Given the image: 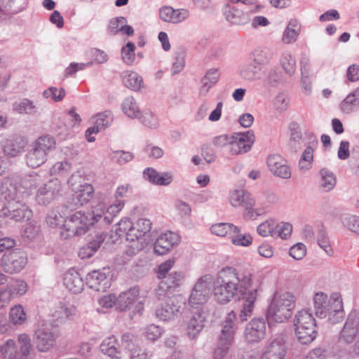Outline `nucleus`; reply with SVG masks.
<instances>
[{
	"instance_id": "f257e3e1",
	"label": "nucleus",
	"mask_w": 359,
	"mask_h": 359,
	"mask_svg": "<svg viewBox=\"0 0 359 359\" xmlns=\"http://www.w3.org/2000/svg\"><path fill=\"white\" fill-rule=\"evenodd\" d=\"M259 287V281L255 280L251 273H240L235 268L228 266L220 270L213 281L212 294L220 304L241 297L243 306L239 318L243 322L252 314Z\"/></svg>"
},
{
	"instance_id": "f03ea898",
	"label": "nucleus",
	"mask_w": 359,
	"mask_h": 359,
	"mask_svg": "<svg viewBox=\"0 0 359 359\" xmlns=\"http://www.w3.org/2000/svg\"><path fill=\"white\" fill-rule=\"evenodd\" d=\"M123 208V203L111 205L107 208L104 204L99 203L93 208L91 212L86 214L81 211L67 217L62 225L60 235L61 238L66 240L76 236L85 234L91 225L95 222L108 225L111 223L114 217Z\"/></svg>"
},
{
	"instance_id": "7ed1b4c3",
	"label": "nucleus",
	"mask_w": 359,
	"mask_h": 359,
	"mask_svg": "<svg viewBox=\"0 0 359 359\" xmlns=\"http://www.w3.org/2000/svg\"><path fill=\"white\" fill-rule=\"evenodd\" d=\"M9 179H4L0 184V201L4 206L0 216L8 217L16 222L29 220L32 216V210L22 201L24 194Z\"/></svg>"
},
{
	"instance_id": "20e7f679",
	"label": "nucleus",
	"mask_w": 359,
	"mask_h": 359,
	"mask_svg": "<svg viewBox=\"0 0 359 359\" xmlns=\"http://www.w3.org/2000/svg\"><path fill=\"white\" fill-rule=\"evenodd\" d=\"M313 304L316 315L320 318L327 316L332 324L338 323L344 316L343 302L338 294H333L328 299L325 293L317 292L313 297Z\"/></svg>"
},
{
	"instance_id": "39448f33",
	"label": "nucleus",
	"mask_w": 359,
	"mask_h": 359,
	"mask_svg": "<svg viewBox=\"0 0 359 359\" xmlns=\"http://www.w3.org/2000/svg\"><path fill=\"white\" fill-rule=\"evenodd\" d=\"M296 298L291 292H276L268 307L266 318L269 326L281 323L290 318L295 307Z\"/></svg>"
},
{
	"instance_id": "423d86ee",
	"label": "nucleus",
	"mask_w": 359,
	"mask_h": 359,
	"mask_svg": "<svg viewBox=\"0 0 359 359\" xmlns=\"http://www.w3.org/2000/svg\"><path fill=\"white\" fill-rule=\"evenodd\" d=\"M56 148V141L50 135L39 137L29 146L25 156L26 163L29 167L38 168L43 164L48 156Z\"/></svg>"
},
{
	"instance_id": "0eeeda50",
	"label": "nucleus",
	"mask_w": 359,
	"mask_h": 359,
	"mask_svg": "<svg viewBox=\"0 0 359 359\" xmlns=\"http://www.w3.org/2000/svg\"><path fill=\"white\" fill-rule=\"evenodd\" d=\"M295 334L302 344L311 343L317 337V324L309 309L299 311L294 318Z\"/></svg>"
},
{
	"instance_id": "6e6552de",
	"label": "nucleus",
	"mask_w": 359,
	"mask_h": 359,
	"mask_svg": "<svg viewBox=\"0 0 359 359\" xmlns=\"http://www.w3.org/2000/svg\"><path fill=\"white\" fill-rule=\"evenodd\" d=\"M236 313L231 311L227 314L222 324V328L213 353L215 359H222L233 344L236 329Z\"/></svg>"
},
{
	"instance_id": "1a4fd4ad",
	"label": "nucleus",
	"mask_w": 359,
	"mask_h": 359,
	"mask_svg": "<svg viewBox=\"0 0 359 359\" xmlns=\"http://www.w3.org/2000/svg\"><path fill=\"white\" fill-rule=\"evenodd\" d=\"M19 348L13 339H9L1 345V353L3 359H28L33 351L30 337L22 333L18 335Z\"/></svg>"
},
{
	"instance_id": "9d476101",
	"label": "nucleus",
	"mask_w": 359,
	"mask_h": 359,
	"mask_svg": "<svg viewBox=\"0 0 359 359\" xmlns=\"http://www.w3.org/2000/svg\"><path fill=\"white\" fill-rule=\"evenodd\" d=\"M229 201L233 207H242L244 208V217L248 219H255L262 214L260 209L254 208L255 200L251 194L243 189H236L231 191Z\"/></svg>"
},
{
	"instance_id": "9b49d317",
	"label": "nucleus",
	"mask_w": 359,
	"mask_h": 359,
	"mask_svg": "<svg viewBox=\"0 0 359 359\" xmlns=\"http://www.w3.org/2000/svg\"><path fill=\"white\" fill-rule=\"evenodd\" d=\"M185 304V299L181 295H172L161 302L156 309V317L163 321H170L178 318Z\"/></svg>"
},
{
	"instance_id": "f8f14e48",
	"label": "nucleus",
	"mask_w": 359,
	"mask_h": 359,
	"mask_svg": "<svg viewBox=\"0 0 359 359\" xmlns=\"http://www.w3.org/2000/svg\"><path fill=\"white\" fill-rule=\"evenodd\" d=\"M355 339L357 341L354 346V351L356 354H359V313L356 310H352L341 331L339 341L351 344Z\"/></svg>"
},
{
	"instance_id": "ddd939ff",
	"label": "nucleus",
	"mask_w": 359,
	"mask_h": 359,
	"mask_svg": "<svg viewBox=\"0 0 359 359\" xmlns=\"http://www.w3.org/2000/svg\"><path fill=\"white\" fill-rule=\"evenodd\" d=\"M57 334L50 325H41L35 331L34 341L40 352H46L52 348L56 342Z\"/></svg>"
},
{
	"instance_id": "4468645a",
	"label": "nucleus",
	"mask_w": 359,
	"mask_h": 359,
	"mask_svg": "<svg viewBox=\"0 0 359 359\" xmlns=\"http://www.w3.org/2000/svg\"><path fill=\"white\" fill-rule=\"evenodd\" d=\"M212 277L205 275L200 278L189 296V302L191 306L205 304L209 299L212 287Z\"/></svg>"
},
{
	"instance_id": "2eb2a0df",
	"label": "nucleus",
	"mask_w": 359,
	"mask_h": 359,
	"mask_svg": "<svg viewBox=\"0 0 359 359\" xmlns=\"http://www.w3.org/2000/svg\"><path fill=\"white\" fill-rule=\"evenodd\" d=\"M27 260L25 252L15 250L4 254L1 265L5 272L14 273L20 272L25 266Z\"/></svg>"
},
{
	"instance_id": "dca6fc26",
	"label": "nucleus",
	"mask_w": 359,
	"mask_h": 359,
	"mask_svg": "<svg viewBox=\"0 0 359 359\" xmlns=\"http://www.w3.org/2000/svg\"><path fill=\"white\" fill-rule=\"evenodd\" d=\"M111 277L109 268L94 270L87 274L86 285L95 291L104 292L111 286Z\"/></svg>"
},
{
	"instance_id": "f3484780",
	"label": "nucleus",
	"mask_w": 359,
	"mask_h": 359,
	"mask_svg": "<svg viewBox=\"0 0 359 359\" xmlns=\"http://www.w3.org/2000/svg\"><path fill=\"white\" fill-rule=\"evenodd\" d=\"M61 187V182L57 179L48 181L38 189L36 194V202L39 205H47L58 195Z\"/></svg>"
},
{
	"instance_id": "a211bd4d",
	"label": "nucleus",
	"mask_w": 359,
	"mask_h": 359,
	"mask_svg": "<svg viewBox=\"0 0 359 359\" xmlns=\"http://www.w3.org/2000/svg\"><path fill=\"white\" fill-rule=\"evenodd\" d=\"M255 142V135L252 130L232 135L231 154L238 155L247 153L250 150Z\"/></svg>"
},
{
	"instance_id": "6ab92c4d",
	"label": "nucleus",
	"mask_w": 359,
	"mask_h": 359,
	"mask_svg": "<svg viewBox=\"0 0 359 359\" xmlns=\"http://www.w3.org/2000/svg\"><path fill=\"white\" fill-rule=\"evenodd\" d=\"M266 333V323L263 318H253L246 326L244 335L249 343L258 342Z\"/></svg>"
},
{
	"instance_id": "aec40b11",
	"label": "nucleus",
	"mask_w": 359,
	"mask_h": 359,
	"mask_svg": "<svg viewBox=\"0 0 359 359\" xmlns=\"http://www.w3.org/2000/svg\"><path fill=\"white\" fill-rule=\"evenodd\" d=\"M180 241V236L172 231H168L160 235L154 243V251L159 255H163L170 250Z\"/></svg>"
},
{
	"instance_id": "412c9836",
	"label": "nucleus",
	"mask_w": 359,
	"mask_h": 359,
	"mask_svg": "<svg viewBox=\"0 0 359 359\" xmlns=\"http://www.w3.org/2000/svg\"><path fill=\"white\" fill-rule=\"evenodd\" d=\"M267 165L271 172L276 177L283 179H289L291 177L290 167L280 155H270L267 158Z\"/></svg>"
},
{
	"instance_id": "4be33fe9",
	"label": "nucleus",
	"mask_w": 359,
	"mask_h": 359,
	"mask_svg": "<svg viewBox=\"0 0 359 359\" xmlns=\"http://www.w3.org/2000/svg\"><path fill=\"white\" fill-rule=\"evenodd\" d=\"M94 189L91 184L88 183L80 184L78 190L75 191L71 198L72 201L70 202L69 208L72 210L73 208L83 205L92 199Z\"/></svg>"
},
{
	"instance_id": "5701e85b",
	"label": "nucleus",
	"mask_w": 359,
	"mask_h": 359,
	"mask_svg": "<svg viewBox=\"0 0 359 359\" xmlns=\"http://www.w3.org/2000/svg\"><path fill=\"white\" fill-rule=\"evenodd\" d=\"M159 17L164 22L177 24L187 20L189 17V12L187 9L163 6L159 10Z\"/></svg>"
},
{
	"instance_id": "b1692460",
	"label": "nucleus",
	"mask_w": 359,
	"mask_h": 359,
	"mask_svg": "<svg viewBox=\"0 0 359 359\" xmlns=\"http://www.w3.org/2000/svg\"><path fill=\"white\" fill-rule=\"evenodd\" d=\"M226 20L236 25H245L250 21L249 12H244L236 6H226L223 11Z\"/></svg>"
},
{
	"instance_id": "393cba45",
	"label": "nucleus",
	"mask_w": 359,
	"mask_h": 359,
	"mask_svg": "<svg viewBox=\"0 0 359 359\" xmlns=\"http://www.w3.org/2000/svg\"><path fill=\"white\" fill-rule=\"evenodd\" d=\"M205 316L201 311H196L190 317L187 324V334L190 339H195L204 327Z\"/></svg>"
},
{
	"instance_id": "a878e982",
	"label": "nucleus",
	"mask_w": 359,
	"mask_h": 359,
	"mask_svg": "<svg viewBox=\"0 0 359 359\" xmlns=\"http://www.w3.org/2000/svg\"><path fill=\"white\" fill-rule=\"evenodd\" d=\"M63 281L65 287L73 293H79L83 289V279L74 269H70L65 273Z\"/></svg>"
},
{
	"instance_id": "bb28decb",
	"label": "nucleus",
	"mask_w": 359,
	"mask_h": 359,
	"mask_svg": "<svg viewBox=\"0 0 359 359\" xmlns=\"http://www.w3.org/2000/svg\"><path fill=\"white\" fill-rule=\"evenodd\" d=\"M100 351L112 359H121V351L119 343L114 335L105 338L100 344Z\"/></svg>"
},
{
	"instance_id": "cd10ccee",
	"label": "nucleus",
	"mask_w": 359,
	"mask_h": 359,
	"mask_svg": "<svg viewBox=\"0 0 359 359\" xmlns=\"http://www.w3.org/2000/svg\"><path fill=\"white\" fill-rule=\"evenodd\" d=\"M342 113L349 114L359 109V86L350 92L339 104Z\"/></svg>"
},
{
	"instance_id": "c85d7f7f",
	"label": "nucleus",
	"mask_w": 359,
	"mask_h": 359,
	"mask_svg": "<svg viewBox=\"0 0 359 359\" xmlns=\"http://www.w3.org/2000/svg\"><path fill=\"white\" fill-rule=\"evenodd\" d=\"M143 237L144 236L140 231H137V228L133 223V226L130 229L129 232L127 233L126 240L133 243V244L130 245L126 250L127 255L130 256L134 255L143 248V242L140 241Z\"/></svg>"
},
{
	"instance_id": "c756f323",
	"label": "nucleus",
	"mask_w": 359,
	"mask_h": 359,
	"mask_svg": "<svg viewBox=\"0 0 359 359\" xmlns=\"http://www.w3.org/2000/svg\"><path fill=\"white\" fill-rule=\"evenodd\" d=\"M144 177L149 182L157 184L166 186L172 180V175L170 172H158L153 168H147L144 172Z\"/></svg>"
},
{
	"instance_id": "7c9ffc66",
	"label": "nucleus",
	"mask_w": 359,
	"mask_h": 359,
	"mask_svg": "<svg viewBox=\"0 0 359 359\" xmlns=\"http://www.w3.org/2000/svg\"><path fill=\"white\" fill-rule=\"evenodd\" d=\"M76 309L72 305L60 302L53 313V321L56 325L65 323L67 320L75 315Z\"/></svg>"
},
{
	"instance_id": "2f4dec72",
	"label": "nucleus",
	"mask_w": 359,
	"mask_h": 359,
	"mask_svg": "<svg viewBox=\"0 0 359 359\" xmlns=\"http://www.w3.org/2000/svg\"><path fill=\"white\" fill-rule=\"evenodd\" d=\"M25 142L20 137H13L8 139L4 145V151L6 156L15 157L24 149Z\"/></svg>"
},
{
	"instance_id": "473e14b6",
	"label": "nucleus",
	"mask_w": 359,
	"mask_h": 359,
	"mask_svg": "<svg viewBox=\"0 0 359 359\" xmlns=\"http://www.w3.org/2000/svg\"><path fill=\"white\" fill-rule=\"evenodd\" d=\"M106 237L107 234L104 232L97 233L95 239L89 242L86 246L81 249L79 256H81L82 259L92 257L100 248Z\"/></svg>"
},
{
	"instance_id": "72a5a7b5",
	"label": "nucleus",
	"mask_w": 359,
	"mask_h": 359,
	"mask_svg": "<svg viewBox=\"0 0 359 359\" xmlns=\"http://www.w3.org/2000/svg\"><path fill=\"white\" fill-rule=\"evenodd\" d=\"M139 295V289L137 287L130 288L123 292L117 297V306L121 311H125L135 302Z\"/></svg>"
},
{
	"instance_id": "f704fd0d",
	"label": "nucleus",
	"mask_w": 359,
	"mask_h": 359,
	"mask_svg": "<svg viewBox=\"0 0 359 359\" xmlns=\"http://www.w3.org/2000/svg\"><path fill=\"white\" fill-rule=\"evenodd\" d=\"M123 85L134 91H138L143 86L141 76L135 72H125L122 76Z\"/></svg>"
},
{
	"instance_id": "c9c22d12",
	"label": "nucleus",
	"mask_w": 359,
	"mask_h": 359,
	"mask_svg": "<svg viewBox=\"0 0 359 359\" xmlns=\"http://www.w3.org/2000/svg\"><path fill=\"white\" fill-rule=\"evenodd\" d=\"M220 72L218 68H211L206 72L201 79V91L208 93V90L218 81Z\"/></svg>"
},
{
	"instance_id": "e433bc0d",
	"label": "nucleus",
	"mask_w": 359,
	"mask_h": 359,
	"mask_svg": "<svg viewBox=\"0 0 359 359\" xmlns=\"http://www.w3.org/2000/svg\"><path fill=\"white\" fill-rule=\"evenodd\" d=\"M26 6V0H0V11L4 13H18Z\"/></svg>"
},
{
	"instance_id": "4c0bfd02",
	"label": "nucleus",
	"mask_w": 359,
	"mask_h": 359,
	"mask_svg": "<svg viewBox=\"0 0 359 359\" xmlns=\"http://www.w3.org/2000/svg\"><path fill=\"white\" fill-rule=\"evenodd\" d=\"M122 110L127 116L131 118H137L141 114L140 107L135 98L132 96L124 99L122 103Z\"/></svg>"
},
{
	"instance_id": "58836bf2",
	"label": "nucleus",
	"mask_w": 359,
	"mask_h": 359,
	"mask_svg": "<svg viewBox=\"0 0 359 359\" xmlns=\"http://www.w3.org/2000/svg\"><path fill=\"white\" fill-rule=\"evenodd\" d=\"M210 230L213 234L217 236H229L231 238L232 232H238L239 227L231 223L221 222L212 224Z\"/></svg>"
},
{
	"instance_id": "ea45409f",
	"label": "nucleus",
	"mask_w": 359,
	"mask_h": 359,
	"mask_svg": "<svg viewBox=\"0 0 359 359\" xmlns=\"http://www.w3.org/2000/svg\"><path fill=\"white\" fill-rule=\"evenodd\" d=\"M13 109L20 114H33L36 111V107L33 101L24 98L15 102Z\"/></svg>"
},
{
	"instance_id": "a19ab883",
	"label": "nucleus",
	"mask_w": 359,
	"mask_h": 359,
	"mask_svg": "<svg viewBox=\"0 0 359 359\" xmlns=\"http://www.w3.org/2000/svg\"><path fill=\"white\" fill-rule=\"evenodd\" d=\"M261 67L254 60L245 65L241 71V76L248 81H253L259 78Z\"/></svg>"
},
{
	"instance_id": "79ce46f5",
	"label": "nucleus",
	"mask_w": 359,
	"mask_h": 359,
	"mask_svg": "<svg viewBox=\"0 0 359 359\" xmlns=\"http://www.w3.org/2000/svg\"><path fill=\"white\" fill-rule=\"evenodd\" d=\"M285 350L281 345L271 344L260 359H285Z\"/></svg>"
},
{
	"instance_id": "37998d69",
	"label": "nucleus",
	"mask_w": 359,
	"mask_h": 359,
	"mask_svg": "<svg viewBox=\"0 0 359 359\" xmlns=\"http://www.w3.org/2000/svg\"><path fill=\"white\" fill-rule=\"evenodd\" d=\"M27 290V285L25 281L22 280H12L8 285V297L14 295H23Z\"/></svg>"
},
{
	"instance_id": "c03bdc74",
	"label": "nucleus",
	"mask_w": 359,
	"mask_h": 359,
	"mask_svg": "<svg viewBox=\"0 0 359 359\" xmlns=\"http://www.w3.org/2000/svg\"><path fill=\"white\" fill-rule=\"evenodd\" d=\"M43 180L40 175L37 172H32L27 175H26L22 180V187L26 189H32L37 187L41 182Z\"/></svg>"
},
{
	"instance_id": "a18cd8bd",
	"label": "nucleus",
	"mask_w": 359,
	"mask_h": 359,
	"mask_svg": "<svg viewBox=\"0 0 359 359\" xmlns=\"http://www.w3.org/2000/svg\"><path fill=\"white\" fill-rule=\"evenodd\" d=\"M182 279L183 275L181 272L174 271L162 278L161 282L166 283L165 285L169 286V289L174 291L181 285Z\"/></svg>"
},
{
	"instance_id": "49530a36",
	"label": "nucleus",
	"mask_w": 359,
	"mask_h": 359,
	"mask_svg": "<svg viewBox=\"0 0 359 359\" xmlns=\"http://www.w3.org/2000/svg\"><path fill=\"white\" fill-rule=\"evenodd\" d=\"M112 121L113 117L111 112L110 111H105L95 116L94 126L97 131H100L108 127L111 123Z\"/></svg>"
},
{
	"instance_id": "de8ad7c7",
	"label": "nucleus",
	"mask_w": 359,
	"mask_h": 359,
	"mask_svg": "<svg viewBox=\"0 0 359 359\" xmlns=\"http://www.w3.org/2000/svg\"><path fill=\"white\" fill-rule=\"evenodd\" d=\"M320 186L326 191L332 190L336 184V178L334 174L326 168L320 170Z\"/></svg>"
},
{
	"instance_id": "09e8293b",
	"label": "nucleus",
	"mask_w": 359,
	"mask_h": 359,
	"mask_svg": "<svg viewBox=\"0 0 359 359\" xmlns=\"http://www.w3.org/2000/svg\"><path fill=\"white\" fill-rule=\"evenodd\" d=\"M273 55V53L269 48H257L254 52V61L258 65H264L271 60Z\"/></svg>"
},
{
	"instance_id": "8fccbe9b",
	"label": "nucleus",
	"mask_w": 359,
	"mask_h": 359,
	"mask_svg": "<svg viewBox=\"0 0 359 359\" xmlns=\"http://www.w3.org/2000/svg\"><path fill=\"white\" fill-rule=\"evenodd\" d=\"M280 64L285 73L292 76L295 72L296 61L290 53L285 52L280 58Z\"/></svg>"
},
{
	"instance_id": "3c124183",
	"label": "nucleus",
	"mask_w": 359,
	"mask_h": 359,
	"mask_svg": "<svg viewBox=\"0 0 359 359\" xmlns=\"http://www.w3.org/2000/svg\"><path fill=\"white\" fill-rule=\"evenodd\" d=\"M313 160V149L311 146H307L302 153L299 161V167L301 170H309L311 168Z\"/></svg>"
},
{
	"instance_id": "603ef678",
	"label": "nucleus",
	"mask_w": 359,
	"mask_h": 359,
	"mask_svg": "<svg viewBox=\"0 0 359 359\" xmlns=\"http://www.w3.org/2000/svg\"><path fill=\"white\" fill-rule=\"evenodd\" d=\"M135 46L133 42H128L126 46L122 48L121 56L123 62L127 65H132L135 59Z\"/></svg>"
},
{
	"instance_id": "864d4df0",
	"label": "nucleus",
	"mask_w": 359,
	"mask_h": 359,
	"mask_svg": "<svg viewBox=\"0 0 359 359\" xmlns=\"http://www.w3.org/2000/svg\"><path fill=\"white\" fill-rule=\"evenodd\" d=\"M231 240L233 244L241 246H248L252 242V238L249 233H241V229L238 232H232Z\"/></svg>"
},
{
	"instance_id": "5fc2aeb1",
	"label": "nucleus",
	"mask_w": 359,
	"mask_h": 359,
	"mask_svg": "<svg viewBox=\"0 0 359 359\" xmlns=\"http://www.w3.org/2000/svg\"><path fill=\"white\" fill-rule=\"evenodd\" d=\"M10 320L15 325H21L26 320V313L21 305H16L11 309Z\"/></svg>"
},
{
	"instance_id": "6e6d98bb",
	"label": "nucleus",
	"mask_w": 359,
	"mask_h": 359,
	"mask_svg": "<svg viewBox=\"0 0 359 359\" xmlns=\"http://www.w3.org/2000/svg\"><path fill=\"white\" fill-rule=\"evenodd\" d=\"M131 226H133V222L128 218H124L121 219L113 226L112 231H115L118 237L126 236V238L127 233L129 232Z\"/></svg>"
},
{
	"instance_id": "4d7b16f0",
	"label": "nucleus",
	"mask_w": 359,
	"mask_h": 359,
	"mask_svg": "<svg viewBox=\"0 0 359 359\" xmlns=\"http://www.w3.org/2000/svg\"><path fill=\"white\" fill-rule=\"evenodd\" d=\"M65 95L66 91L63 88H61L58 90L56 87H50L43 93L44 97H50L55 102H60L65 97Z\"/></svg>"
},
{
	"instance_id": "13d9d810",
	"label": "nucleus",
	"mask_w": 359,
	"mask_h": 359,
	"mask_svg": "<svg viewBox=\"0 0 359 359\" xmlns=\"http://www.w3.org/2000/svg\"><path fill=\"white\" fill-rule=\"evenodd\" d=\"M343 226L348 230L359 235V217L350 215L342 219Z\"/></svg>"
},
{
	"instance_id": "bf43d9fd",
	"label": "nucleus",
	"mask_w": 359,
	"mask_h": 359,
	"mask_svg": "<svg viewBox=\"0 0 359 359\" xmlns=\"http://www.w3.org/2000/svg\"><path fill=\"white\" fill-rule=\"evenodd\" d=\"M64 217L58 212L54 210L50 211L46 217V222L48 226L55 228L65 223Z\"/></svg>"
},
{
	"instance_id": "052dcab7",
	"label": "nucleus",
	"mask_w": 359,
	"mask_h": 359,
	"mask_svg": "<svg viewBox=\"0 0 359 359\" xmlns=\"http://www.w3.org/2000/svg\"><path fill=\"white\" fill-rule=\"evenodd\" d=\"M71 168V165L67 161L57 162L49 170L50 175H64Z\"/></svg>"
},
{
	"instance_id": "680f3d73",
	"label": "nucleus",
	"mask_w": 359,
	"mask_h": 359,
	"mask_svg": "<svg viewBox=\"0 0 359 359\" xmlns=\"http://www.w3.org/2000/svg\"><path fill=\"white\" fill-rule=\"evenodd\" d=\"M274 226L275 222L272 219H267L258 225L257 231L260 236L266 237L273 235Z\"/></svg>"
},
{
	"instance_id": "e2e57ef3",
	"label": "nucleus",
	"mask_w": 359,
	"mask_h": 359,
	"mask_svg": "<svg viewBox=\"0 0 359 359\" xmlns=\"http://www.w3.org/2000/svg\"><path fill=\"white\" fill-rule=\"evenodd\" d=\"M166 283L160 282L157 289L156 290V296L158 301L165 302L172 296V290L169 289V286L165 285Z\"/></svg>"
},
{
	"instance_id": "0e129e2a",
	"label": "nucleus",
	"mask_w": 359,
	"mask_h": 359,
	"mask_svg": "<svg viewBox=\"0 0 359 359\" xmlns=\"http://www.w3.org/2000/svg\"><path fill=\"white\" fill-rule=\"evenodd\" d=\"M127 20L124 17H118L110 20L108 26V32L110 34L116 35L121 32V27L123 24H126Z\"/></svg>"
},
{
	"instance_id": "69168bd1",
	"label": "nucleus",
	"mask_w": 359,
	"mask_h": 359,
	"mask_svg": "<svg viewBox=\"0 0 359 359\" xmlns=\"http://www.w3.org/2000/svg\"><path fill=\"white\" fill-rule=\"evenodd\" d=\"M113 159L116 160L120 165H123L131 161L134 155L133 153L124 151H115L113 152Z\"/></svg>"
},
{
	"instance_id": "338daca9",
	"label": "nucleus",
	"mask_w": 359,
	"mask_h": 359,
	"mask_svg": "<svg viewBox=\"0 0 359 359\" xmlns=\"http://www.w3.org/2000/svg\"><path fill=\"white\" fill-rule=\"evenodd\" d=\"M306 246L302 243L294 245L290 249V255L297 260L302 259L306 255Z\"/></svg>"
},
{
	"instance_id": "774afa93",
	"label": "nucleus",
	"mask_w": 359,
	"mask_h": 359,
	"mask_svg": "<svg viewBox=\"0 0 359 359\" xmlns=\"http://www.w3.org/2000/svg\"><path fill=\"white\" fill-rule=\"evenodd\" d=\"M138 118L141 119V122L147 127L155 128L158 126V120L156 116L151 112H145L142 116L140 115Z\"/></svg>"
}]
</instances>
